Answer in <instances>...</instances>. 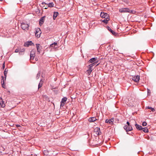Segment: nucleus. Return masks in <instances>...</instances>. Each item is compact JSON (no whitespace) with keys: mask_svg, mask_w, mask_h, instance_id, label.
I'll use <instances>...</instances> for the list:
<instances>
[{"mask_svg":"<svg viewBox=\"0 0 156 156\" xmlns=\"http://www.w3.org/2000/svg\"><path fill=\"white\" fill-rule=\"evenodd\" d=\"M99 58L97 57H95L91 58L88 61V63L90 64V63H94L96 64H98V63L99 62Z\"/></svg>","mask_w":156,"mask_h":156,"instance_id":"obj_1","label":"nucleus"},{"mask_svg":"<svg viewBox=\"0 0 156 156\" xmlns=\"http://www.w3.org/2000/svg\"><path fill=\"white\" fill-rule=\"evenodd\" d=\"M21 27L23 30H28L29 29V25L24 22H22L21 23Z\"/></svg>","mask_w":156,"mask_h":156,"instance_id":"obj_2","label":"nucleus"},{"mask_svg":"<svg viewBox=\"0 0 156 156\" xmlns=\"http://www.w3.org/2000/svg\"><path fill=\"white\" fill-rule=\"evenodd\" d=\"M35 50H32L30 52V60L32 62V60H33L35 56Z\"/></svg>","mask_w":156,"mask_h":156,"instance_id":"obj_3","label":"nucleus"},{"mask_svg":"<svg viewBox=\"0 0 156 156\" xmlns=\"http://www.w3.org/2000/svg\"><path fill=\"white\" fill-rule=\"evenodd\" d=\"M100 16L102 18H104L105 19H107L109 18V16L108 14L107 13L104 12H101L100 14Z\"/></svg>","mask_w":156,"mask_h":156,"instance_id":"obj_4","label":"nucleus"},{"mask_svg":"<svg viewBox=\"0 0 156 156\" xmlns=\"http://www.w3.org/2000/svg\"><path fill=\"white\" fill-rule=\"evenodd\" d=\"M41 33V32L40 30V29L39 28H37L35 32V36L36 37L39 38L40 37V34Z\"/></svg>","mask_w":156,"mask_h":156,"instance_id":"obj_5","label":"nucleus"},{"mask_svg":"<svg viewBox=\"0 0 156 156\" xmlns=\"http://www.w3.org/2000/svg\"><path fill=\"white\" fill-rule=\"evenodd\" d=\"M36 47L37 50V52L38 53L40 54L42 48V47L39 44H36Z\"/></svg>","mask_w":156,"mask_h":156,"instance_id":"obj_6","label":"nucleus"},{"mask_svg":"<svg viewBox=\"0 0 156 156\" xmlns=\"http://www.w3.org/2000/svg\"><path fill=\"white\" fill-rule=\"evenodd\" d=\"M94 132L97 135H100L101 133L100 128L98 127L95 128L94 129Z\"/></svg>","mask_w":156,"mask_h":156,"instance_id":"obj_7","label":"nucleus"},{"mask_svg":"<svg viewBox=\"0 0 156 156\" xmlns=\"http://www.w3.org/2000/svg\"><path fill=\"white\" fill-rule=\"evenodd\" d=\"M124 128L126 132L131 131L133 129L132 127L130 125L129 126L125 125L124 126Z\"/></svg>","mask_w":156,"mask_h":156,"instance_id":"obj_8","label":"nucleus"},{"mask_svg":"<svg viewBox=\"0 0 156 156\" xmlns=\"http://www.w3.org/2000/svg\"><path fill=\"white\" fill-rule=\"evenodd\" d=\"M45 4L48 5L47 7H52L54 6V4L53 2H51L48 3H47L45 2H42L41 3V5H43Z\"/></svg>","mask_w":156,"mask_h":156,"instance_id":"obj_9","label":"nucleus"},{"mask_svg":"<svg viewBox=\"0 0 156 156\" xmlns=\"http://www.w3.org/2000/svg\"><path fill=\"white\" fill-rule=\"evenodd\" d=\"M132 79L134 82H138L140 80V76L137 75L134 76H133L132 77Z\"/></svg>","mask_w":156,"mask_h":156,"instance_id":"obj_10","label":"nucleus"},{"mask_svg":"<svg viewBox=\"0 0 156 156\" xmlns=\"http://www.w3.org/2000/svg\"><path fill=\"white\" fill-rule=\"evenodd\" d=\"M128 10H129V8H123L120 9L119 12L121 13L128 12Z\"/></svg>","mask_w":156,"mask_h":156,"instance_id":"obj_11","label":"nucleus"},{"mask_svg":"<svg viewBox=\"0 0 156 156\" xmlns=\"http://www.w3.org/2000/svg\"><path fill=\"white\" fill-rule=\"evenodd\" d=\"M34 45V43L31 41H28L25 43L24 46L26 47H28L29 45Z\"/></svg>","mask_w":156,"mask_h":156,"instance_id":"obj_12","label":"nucleus"},{"mask_svg":"<svg viewBox=\"0 0 156 156\" xmlns=\"http://www.w3.org/2000/svg\"><path fill=\"white\" fill-rule=\"evenodd\" d=\"M114 121V118H112L110 119H106L105 121V122L107 123H109L110 124H112Z\"/></svg>","mask_w":156,"mask_h":156,"instance_id":"obj_13","label":"nucleus"},{"mask_svg":"<svg viewBox=\"0 0 156 156\" xmlns=\"http://www.w3.org/2000/svg\"><path fill=\"white\" fill-rule=\"evenodd\" d=\"M5 106L4 102L2 101V98H0V107L3 108Z\"/></svg>","mask_w":156,"mask_h":156,"instance_id":"obj_14","label":"nucleus"},{"mask_svg":"<svg viewBox=\"0 0 156 156\" xmlns=\"http://www.w3.org/2000/svg\"><path fill=\"white\" fill-rule=\"evenodd\" d=\"M45 16H43L41 18L39 21V24L40 26L42 25L45 20Z\"/></svg>","mask_w":156,"mask_h":156,"instance_id":"obj_15","label":"nucleus"},{"mask_svg":"<svg viewBox=\"0 0 156 156\" xmlns=\"http://www.w3.org/2000/svg\"><path fill=\"white\" fill-rule=\"evenodd\" d=\"M57 46V44L56 42H54L53 43L51 44L50 45V48H56Z\"/></svg>","mask_w":156,"mask_h":156,"instance_id":"obj_16","label":"nucleus"},{"mask_svg":"<svg viewBox=\"0 0 156 156\" xmlns=\"http://www.w3.org/2000/svg\"><path fill=\"white\" fill-rule=\"evenodd\" d=\"M97 120V119L95 117H92L88 119V121L91 122H93Z\"/></svg>","mask_w":156,"mask_h":156,"instance_id":"obj_17","label":"nucleus"},{"mask_svg":"<svg viewBox=\"0 0 156 156\" xmlns=\"http://www.w3.org/2000/svg\"><path fill=\"white\" fill-rule=\"evenodd\" d=\"M90 64L88 66V68H93V66H98V65L99 64H96V63H90Z\"/></svg>","mask_w":156,"mask_h":156,"instance_id":"obj_18","label":"nucleus"},{"mask_svg":"<svg viewBox=\"0 0 156 156\" xmlns=\"http://www.w3.org/2000/svg\"><path fill=\"white\" fill-rule=\"evenodd\" d=\"M25 51V49L24 48L20 49L19 54L20 55H23L24 54Z\"/></svg>","mask_w":156,"mask_h":156,"instance_id":"obj_19","label":"nucleus"},{"mask_svg":"<svg viewBox=\"0 0 156 156\" xmlns=\"http://www.w3.org/2000/svg\"><path fill=\"white\" fill-rule=\"evenodd\" d=\"M107 28L108 30L110 31L113 35H115L116 34V33L115 31H113L109 27H107Z\"/></svg>","mask_w":156,"mask_h":156,"instance_id":"obj_20","label":"nucleus"},{"mask_svg":"<svg viewBox=\"0 0 156 156\" xmlns=\"http://www.w3.org/2000/svg\"><path fill=\"white\" fill-rule=\"evenodd\" d=\"M135 126L136 128L139 130H142V127L140 125H138V124H135Z\"/></svg>","mask_w":156,"mask_h":156,"instance_id":"obj_21","label":"nucleus"},{"mask_svg":"<svg viewBox=\"0 0 156 156\" xmlns=\"http://www.w3.org/2000/svg\"><path fill=\"white\" fill-rule=\"evenodd\" d=\"M58 15V12H54L53 14V19L54 20H55L57 16Z\"/></svg>","mask_w":156,"mask_h":156,"instance_id":"obj_22","label":"nucleus"},{"mask_svg":"<svg viewBox=\"0 0 156 156\" xmlns=\"http://www.w3.org/2000/svg\"><path fill=\"white\" fill-rule=\"evenodd\" d=\"M109 18H108L107 19H105L103 20H101L104 23H105V24H106L107 23L108 21H109Z\"/></svg>","mask_w":156,"mask_h":156,"instance_id":"obj_23","label":"nucleus"},{"mask_svg":"<svg viewBox=\"0 0 156 156\" xmlns=\"http://www.w3.org/2000/svg\"><path fill=\"white\" fill-rule=\"evenodd\" d=\"M146 108L151 109V111L152 112H154L155 111V109L154 108H152L150 107H146Z\"/></svg>","mask_w":156,"mask_h":156,"instance_id":"obj_24","label":"nucleus"},{"mask_svg":"<svg viewBox=\"0 0 156 156\" xmlns=\"http://www.w3.org/2000/svg\"><path fill=\"white\" fill-rule=\"evenodd\" d=\"M92 71V70L91 69H88L87 70L86 73L88 75H89L90 74Z\"/></svg>","mask_w":156,"mask_h":156,"instance_id":"obj_25","label":"nucleus"},{"mask_svg":"<svg viewBox=\"0 0 156 156\" xmlns=\"http://www.w3.org/2000/svg\"><path fill=\"white\" fill-rule=\"evenodd\" d=\"M142 130L145 133H147L148 132V129L146 128H142Z\"/></svg>","mask_w":156,"mask_h":156,"instance_id":"obj_26","label":"nucleus"},{"mask_svg":"<svg viewBox=\"0 0 156 156\" xmlns=\"http://www.w3.org/2000/svg\"><path fill=\"white\" fill-rule=\"evenodd\" d=\"M7 69H5V70L4 71V76H5V80L6 79V74L8 72V70H6Z\"/></svg>","mask_w":156,"mask_h":156,"instance_id":"obj_27","label":"nucleus"},{"mask_svg":"<svg viewBox=\"0 0 156 156\" xmlns=\"http://www.w3.org/2000/svg\"><path fill=\"white\" fill-rule=\"evenodd\" d=\"M128 12L132 13V14H134L135 12V11L133 10H130L129 9V10H128Z\"/></svg>","mask_w":156,"mask_h":156,"instance_id":"obj_28","label":"nucleus"},{"mask_svg":"<svg viewBox=\"0 0 156 156\" xmlns=\"http://www.w3.org/2000/svg\"><path fill=\"white\" fill-rule=\"evenodd\" d=\"M67 100V98H66V97L63 98L62 99V101H61V102L65 103L66 101Z\"/></svg>","mask_w":156,"mask_h":156,"instance_id":"obj_29","label":"nucleus"},{"mask_svg":"<svg viewBox=\"0 0 156 156\" xmlns=\"http://www.w3.org/2000/svg\"><path fill=\"white\" fill-rule=\"evenodd\" d=\"M42 82L41 80V81H40V83L39 84V85H38V89L41 88L42 87Z\"/></svg>","mask_w":156,"mask_h":156,"instance_id":"obj_30","label":"nucleus"},{"mask_svg":"<svg viewBox=\"0 0 156 156\" xmlns=\"http://www.w3.org/2000/svg\"><path fill=\"white\" fill-rule=\"evenodd\" d=\"M45 5V4L43 5L42 6L44 9H47L48 7H47L48 5Z\"/></svg>","mask_w":156,"mask_h":156,"instance_id":"obj_31","label":"nucleus"},{"mask_svg":"<svg viewBox=\"0 0 156 156\" xmlns=\"http://www.w3.org/2000/svg\"><path fill=\"white\" fill-rule=\"evenodd\" d=\"M147 125V123L145 122H143L142 125L143 126H146Z\"/></svg>","mask_w":156,"mask_h":156,"instance_id":"obj_32","label":"nucleus"},{"mask_svg":"<svg viewBox=\"0 0 156 156\" xmlns=\"http://www.w3.org/2000/svg\"><path fill=\"white\" fill-rule=\"evenodd\" d=\"M2 80L3 81V83H5V81L6 80H5V77L4 78V77L3 76H2Z\"/></svg>","mask_w":156,"mask_h":156,"instance_id":"obj_33","label":"nucleus"},{"mask_svg":"<svg viewBox=\"0 0 156 156\" xmlns=\"http://www.w3.org/2000/svg\"><path fill=\"white\" fill-rule=\"evenodd\" d=\"M20 51V49H16L15 50V52L16 53H17V52H19Z\"/></svg>","mask_w":156,"mask_h":156,"instance_id":"obj_34","label":"nucleus"},{"mask_svg":"<svg viewBox=\"0 0 156 156\" xmlns=\"http://www.w3.org/2000/svg\"><path fill=\"white\" fill-rule=\"evenodd\" d=\"M64 105H65V103L61 102L60 106H61V107H63L64 106Z\"/></svg>","mask_w":156,"mask_h":156,"instance_id":"obj_35","label":"nucleus"},{"mask_svg":"<svg viewBox=\"0 0 156 156\" xmlns=\"http://www.w3.org/2000/svg\"><path fill=\"white\" fill-rule=\"evenodd\" d=\"M147 91L148 95H150L151 93H150V90L147 89Z\"/></svg>","mask_w":156,"mask_h":156,"instance_id":"obj_36","label":"nucleus"},{"mask_svg":"<svg viewBox=\"0 0 156 156\" xmlns=\"http://www.w3.org/2000/svg\"><path fill=\"white\" fill-rule=\"evenodd\" d=\"M122 1L126 4H128V2L127 0H122Z\"/></svg>","mask_w":156,"mask_h":156,"instance_id":"obj_37","label":"nucleus"},{"mask_svg":"<svg viewBox=\"0 0 156 156\" xmlns=\"http://www.w3.org/2000/svg\"><path fill=\"white\" fill-rule=\"evenodd\" d=\"M4 83H2V87H3L5 88V87H4V86H5Z\"/></svg>","mask_w":156,"mask_h":156,"instance_id":"obj_38","label":"nucleus"},{"mask_svg":"<svg viewBox=\"0 0 156 156\" xmlns=\"http://www.w3.org/2000/svg\"><path fill=\"white\" fill-rule=\"evenodd\" d=\"M2 68H5V63H4L2 66Z\"/></svg>","mask_w":156,"mask_h":156,"instance_id":"obj_39","label":"nucleus"},{"mask_svg":"<svg viewBox=\"0 0 156 156\" xmlns=\"http://www.w3.org/2000/svg\"><path fill=\"white\" fill-rule=\"evenodd\" d=\"M126 123L128 125L127 126H129V122H127Z\"/></svg>","mask_w":156,"mask_h":156,"instance_id":"obj_40","label":"nucleus"},{"mask_svg":"<svg viewBox=\"0 0 156 156\" xmlns=\"http://www.w3.org/2000/svg\"><path fill=\"white\" fill-rule=\"evenodd\" d=\"M17 126H20V125H17Z\"/></svg>","mask_w":156,"mask_h":156,"instance_id":"obj_41","label":"nucleus"},{"mask_svg":"<svg viewBox=\"0 0 156 156\" xmlns=\"http://www.w3.org/2000/svg\"><path fill=\"white\" fill-rule=\"evenodd\" d=\"M3 0H0V1H2Z\"/></svg>","mask_w":156,"mask_h":156,"instance_id":"obj_42","label":"nucleus"},{"mask_svg":"<svg viewBox=\"0 0 156 156\" xmlns=\"http://www.w3.org/2000/svg\"><path fill=\"white\" fill-rule=\"evenodd\" d=\"M35 59H36V58H35ZM36 60V61H37V60Z\"/></svg>","mask_w":156,"mask_h":156,"instance_id":"obj_43","label":"nucleus"}]
</instances>
